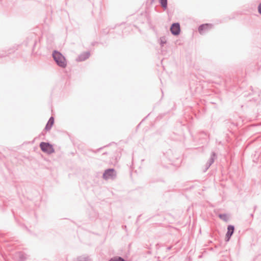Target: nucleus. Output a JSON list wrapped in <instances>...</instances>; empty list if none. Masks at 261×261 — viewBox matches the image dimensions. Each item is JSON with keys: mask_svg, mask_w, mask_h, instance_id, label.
Instances as JSON below:
<instances>
[{"mask_svg": "<svg viewBox=\"0 0 261 261\" xmlns=\"http://www.w3.org/2000/svg\"><path fill=\"white\" fill-rule=\"evenodd\" d=\"M53 57L57 64L61 67L64 68L66 66L67 63L64 57L58 51H54Z\"/></svg>", "mask_w": 261, "mask_h": 261, "instance_id": "obj_1", "label": "nucleus"}, {"mask_svg": "<svg viewBox=\"0 0 261 261\" xmlns=\"http://www.w3.org/2000/svg\"><path fill=\"white\" fill-rule=\"evenodd\" d=\"M40 147L42 151L46 153L50 154L54 152L52 145L48 143L42 142L40 144Z\"/></svg>", "mask_w": 261, "mask_h": 261, "instance_id": "obj_2", "label": "nucleus"}, {"mask_svg": "<svg viewBox=\"0 0 261 261\" xmlns=\"http://www.w3.org/2000/svg\"><path fill=\"white\" fill-rule=\"evenodd\" d=\"M171 32L174 35H177L180 32V25L179 23H173L170 28Z\"/></svg>", "mask_w": 261, "mask_h": 261, "instance_id": "obj_3", "label": "nucleus"}, {"mask_svg": "<svg viewBox=\"0 0 261 261\" xmlns=\"http://www.w3.org/2000/svg\"><path fill=\"white\" fill-rule=\"evenodd\" d=\"M115 175V172L113 169H109L105 171L103 175V177L105 179H107L111 177H113Z\"/></svg>", "mask_w": 261, "mask_h": 261, "instance_id": "obj_4", "label": "nucleus"}, {"mask_svg": "<svg viewBox=\"0 0 261 261\" xmlns=\"http://www.w3.org/2000/svg\"><path fill=\"white\" fill-rule=\"evenodd\" d=\"M234 231V227L232 225H229L227 228V232L226 234V241H229L230 237L232 236Z\"/></svg>", "mask_w": 261, "mask_h": 261, "instance_id": "obj_5", "label": "nucleus"}, {"mask_svg": "<svg viewBox=\"0 0 261 261\" xmlns=\"http://www.w3.org/2000/svg\"><path fill=\"white\" fill-rule=\"evenodd\" d=\"M90 57V53L88 51L83 53L81 54L78 57L77 61H83L87 59H88Z\"/></svg>", "mask_w": 261, "mask_h": 261, "instance_id": "obj_6", "label": "nucleus"}, {"mask_svg": "<svg viewBox=\"0 0 261 261\" xmlns=\"http://www.w3.org/2000/svg\"><path fill=\"white\" fill-rule=\"evenodd\" d=\"M54 123V119L53 117H50L46 125L45 129L47 130H49L53 125Z\"/></svg>", "mask_w": 261, "mask_h": 261, "instance_id": "obj_7", "label": "nucleus"}, {"mask_svg": "<svg viewBox=\"0 0 261 261\" xmlns=\"http://www.w3.org/2000/svg\"><path fill=\"white\" fill-rule=\"evenodd\" d=\"M211 28L210 25L208 24H202L199 28V32L200 34L203 33V30H208Z\"/></svg>", "mask_w": 261, "mask_h": 261, "instance_id": "obj_8", "label": "nucleus"}, {"mask_svg": "<svg viewBox=\"0 0 261 261\" xmlns=\"http://www.w3.org/2000/svg\"><path fill=\"white\" fill-rule=\"evenodd\" d=\"M160 3L164 9H166L167 8V0H159Z\"/></svg>", "mask_w": 261, "mask_h": 261, "instance_id": "obj_9", "label": "nucleus"}, {"mask_svg": "<svg viewBox=\"0 0 261 261\" xmlns=\"http://www.w3.org/2000/svg\"><path fill=\"white\" fill-rule=\"evenodd\" d=\"M219 218L223 221L226 222L228 220V216L225 214H220L219 215Z\"/></svg>", "mask_w": 261, "mask_h": 261, "instance_id": "obj_10", "label": "nucleus"}, {"mask_svg": "<svg viewBox=\"0 0 261 261\" xmlns=\"http://www.w3.org/2000/svg\"><path fill=\"white\" fill-rule=\"evenodd\" d=\"M110 261H124V260L121 257H116V258L111 259Z\"/></svg>", "mask_w": 261, "mask_h": 261, "instance_id": "obj_11", "label": "nucleus"}, {"mask_svg": "<svg viewBox=\"0 0 261 261\" xmlns=\"http://www.w3.org/2000/svg\"><path fill=\"white\" fill-rule=\"evenodd\" d=\"M79 261H89L88 259H87L86 258H81L80 259Z\"/></svg>", "mask_w": 261, "mask_h": 261, "instance_id": "obj_12", "label": "nucleus"}, {"mask_svg": "<svg viewBox=\"0 0 261 261\" xmlns=\"http://www.w3.org/2000/svg\"><path fill=\"white\" fill-rule=\"evenodd\" d=\"M258 12L260 14H261V4H259L258 8Z\"/></svg>", "mask_w": 261, "mask_h": 261, "instance_id": "obj_13", "label": "nucleus"}]
</instances>
